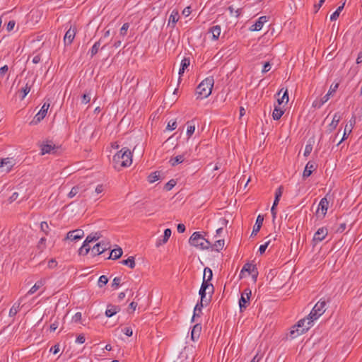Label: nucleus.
I'll use <instances>...</instances> for the list:
<instances>
[{
  "instance_id": "ea45409f",
  "label": "nucleus",
  "mask_w": 362,
  "mask_h": 362,
  "mask_svg": "<svg viewBox=\"0 0 362 362\" xmlns=\"http://www.w3.org/2000/svg\"><path fill=\"white\" fill-rule=\"evenodd\" d=\"M263 27V24L257 20L255 24L252 25L250 28V31H259Z\"/></svg>"
},
{
  "instance_id": "774afa93",
  "label": "nucleus",
  "mask_w": 362,
  "mask_h": 362,
  "mask_svg": "<svg viewBox=\"0 0 362 362\" xmlns=\"http://www.w3.org/2000/svg\"><path fill=\"white\" fill-rule=\"evenodd\" d=\"M177 232L182 233L185 231V226L182 223H179L177 226Z\"/></svg>"
},
{
  "instance_id": "c85d7f7f",
  "label": "nucleus",
  "mask_w": 362,
  "mask_h": 362,
  "mask_svg": "<svg viewBox=\"0 0 362 362\" xmlns=\"http://www.w3.org/2000/svg\"><path fill=\"white\" fill-rule=\"evenodd\" d=\"M101 237L102 235L100 232L92 233L86 237V243H90L93 241H96L99 240Z\"/></svg>"
},
{
  "instance_id": "3c124183",
  "label": "nucleus",
  "mask_w": 362,
  "mask_h": 362,
  "mask_svg": "<svg viewBox=\"0 0 362 362\" xmlns=\"http://www.w3.org/2000/svg\"><path fill=\"white\" fill-rule=\"evenodd\" d=\"M189 64H190L189 57H185L181 62L180 67L186 69L187 68L189 67Z\"/></svg>"
},
{
  "instance_id": "7c9ffc66",
  "label": "nucleus",
  "mask_w": 362,
  "mask_h": 362,
  "mask_svg": "<svg viewBox=\"0 0 362 362\" xmlns=\"http://www.w3.org/2000/svg\"><path fill=\"white\" fill-rule=\"evenodd\" d=\"M121 263L124 265L128 266L131 269H134L136 265L134 257L132 256L129 257L127 259L122 260Z\"/></svg>"
},
{
  "instance_id": "69168bd1",
  "label": "nucleus",
  "mask_w": 362,
  "mask_h": 362,
  "mask_svg": "<svg viewBox=\"0 0 362 362\" xmlns=\"http://www.w3.org/2000/svg\"><path fill=\"white\" fill-rule=\"evenodd\" d=\"M85 341L86 338L83 334H79L76 339V342L78 344H83Z\"/></svg>"
},
{
  "instance_id": "e433bc0d",
  "label": "nucleus",
  "mask_w": 362,
  "mask_h": 362,
  "mask_svg": "<svg viewBox=\"0 0 362 362\" xmlns=\"http://www.w3.org/2000/svg\"><path fill=\"white\" fill-rule=\"evenodd\" d=\"M159 177H160V172L158 171H156V172H153L152 173H151L148 177V181L150 182V183H153L157 180H159Z\"/></svg>"
},
{
  "instance_id": "338daca9",
  "label": "nucleus",
  "mask_w": 362,
  "mask_h": 362,
  "mask_svg": "<svg viewBox=\"0 0 362 362\" xmlns=\"http://www.w3.org/2000/svg\"><path fill=\"white\" fill-rule=\"evenodd\" d=\"M57 262L54 259H51L48 262V267L49 268H51V269L57 267Z\"/></svg>"
},
{
  "instance_id": "e2e57ef3",
  "label": "nucleus",
  "mask_w": 362,
  "mask_h": 362,
  "mask_svg": "<svg viewBox=\"0 0 362 362\" xmlns=\"http://www.w3.org/2000/svg\"><path fill=\"white\" fill-rule=\"evenodd\" d=\"M122 332H124V334H126L128 337H132L133 334V331L131 327H124L122 329Z\"/></svg>"
},
{
  "instance_id": "f257e3e1",
  "label": "nucleus",
  "mask_w": 362,
  "mask_h": 362,
  "mask_svg": "<svg viewBox=\"0 0 362 362\" xmlns=\"http://www.w3.org/2000/svg\"><path fill=\"white\" fill-rule=\"evenodd\" d=\"M313 318H310L308 315L306 317L300 320L290 331V337L295 339L297 337L305 333L313 325Z\"/></svg>"
},
{
  "instance_id": "c9c22d12",
  "label": "nucleus",
  "mask_w": 362,
  "mask_h": 362,
  "mask_svg": "<svg viewBox=\"0 0 362 362\" xmlns=\"http://www.w3.org/2000/svg\"><path fill=\"white\" fill-rule=\"evenodd\" d=\"M345 3H343L341 6H339L337 10L330 16L331 21H335L339 16L341 11L343 10Z\"/></svg>"
},
{
  "instance_id": "2f4dec72",
  "label": "nucleus",
  "mask_w": 362,
  "mask_h": 362,
  "mask_svg": "<svg viewBox=\"0 0 362 362\" xmlns=\"http://www.w3.org/2000/svg\"><path fill=\"white\" fill-rule=\"evenodd\" d=\"M201 288L206 291H207V288H210L209 293H211V294H212L214 291V288L213 284L209 283V281H206L204 279H203V282L202 284Z\"/></svg>"
},
{
  "instance_id": "412c9836",
  "label": "nucleus",
  "mask_w": 362,
  "mask_h": 362,
  "mask_svg": "<svg viewBox=\"0 0 362 362\" xmlns=\"http://www.w3.org/2000/svg\"><path fill=\"white\" fill-rule=\"evenodd\" d=\"M209 32L212 34V40H216L218 39V37L221 35V26L218 25H214L211 28H210Z\"/></svg>"
},
{
  "instance_id": "4c0bfd02",
  "label": "nucleus",
  "mask_w": 362,
  "mask_h": 362,
  "mask_svg": "<svg viewBox=\"0 0 362 362\" xmlns=\"http://www.w3.org/2000/svg\"><path fill=\"white\" fill-rule=\"evenodd\" d=\"M187 134L188 137H190L194 132L195 130V124H194V121L187 122Z\"/></svg>"
},
{
  "instance_id": "13d9d810",
  "label": "nucleus",
  "mask_w": 362,
  "mask_h": 362,
  "mask_svg": "<svg viewBox=\"0 0 362 362\" xmlns=\"http://www.w3.org/2000/svg\"><path fill=\"white\" fill-rule=\"evenodd\" d=\"M324 105L323 101L320 100H315L313 101L312 106L315 108H320Z\"/></svg>"
},
{
  "instance_id": "864d4df0",
  "label": "nucleus",
  "mask_w": 362,
  "mask_h": 362,
  "mask_svg": "<svg viewBox=\"0 0 362 362\" xmlns=\"http://www.w3.org/2000/svg\"><path fill=\"white\" fill-rule=\"evenodd\" d=\"M271 242V238H269L264 244L263 245H261L259 246V252L260 255H262L263 253H264L267 247H268V245H269Z\"/></svg>"
},
{
  "instance_id": "0eeeda50",
  "label": "nucleus",
  "mask_w": 362,
  "mask_h": 362,
  "mask_svg": "<svg viewBox=\"0 0 362 362\" xmlns=\"http://www.w3.org/2000/svg\"><path fill=\"white\" fill-rule=\"evenodd\" d=\"M110 249V243H107L105 241H101L97 244H95L93 248L91 249V253L93 256H97L100 254H103L107 250Z\"/></svg>"
},
{
  "instance_id": "052dcab7",
  "label": "nucleus",
  "mask_w": 362,
  "mask_h": 362,
  "mask_svg": "<svg viewBox=\"0 0 362 362\" xmlns=\"http://www.w3.org/2000/svg\"><path fill=\"white\" fill-rule=\"evenodd\" d=\"M81 313L80 312L76 313L72 317V321L74 322H78L81 320Z\"/></svg>"
},
{
  "instance_id": "cd10ccee",
  "label": "nucleus",
  "mask_w": 362,
  "mask_h": 362,
  "mask_svg": "<svg viewBox=\"0 0 362 362\" xmlns=\"http://www.w3.org/2000/svg\"><path fill=\"white\" fill-rule=\"evenodd\" d=\"M206 291H207L204 290L202 288H200V289H199V294L201 297V300H200V306L201 307H204V303H205V305H206L208 303V302L210 301V298L208 300L206 299Z\"/></svg>"
},
{
  "instance_id": "8fccbe9b",
  "label": "nucleus",
  "mask_w": 362,
  "mask_h": 362,
  "mask_svg": "<svg viewBox=\"0 0 362 362\" xmlns=\"http://www.w3.org/2000/svg\"><path fill=\"white\" fill-rule=\"evenodd\" d=\"M351 125L352 124H351L350 127L349 129H348L347 124L345 126L343 136H342L341 139L338 142L337 145L340 144L344 139H346L347 132H349V133H350L351 132Z\"/></svg>"
},
{
  "instance_id": "9b49d317",
  "label": "nucleus",
  "mask_w": 362,
  "mask_h": 362,
  "mask_svg": "<svg viewBox=\"0 0 362 362\" xmlns=\"http://www.w3.org/2000/svg\"><path fill=\"white\" fill-rule=\"evenodd\" d=\"M327 235V230L325 228H319L314 235L313 241L320 242L323 240Z\"/></svg>"
},
{
  "instance_id": "6e6552de",
  "label": "nucleus",
  "mask_w": 362,
  "mask_h": 362,
  "mask_svg": "<svg viewBox=\"0 0 362 362\" xmlns=\"http://www.w3.org/2000/svg\"><path fill=\"white\" fill-rule=\"evenodd\" d=\"M84 236V231L82 229H76L67 233L65 240H78Z\"/></svg>"
},
{
  "instance_id": "5fc2aeb1",
  "label": "nucleus",
  "mask_w": 362,
  "mask_h": 362,
  "mask_svg": "<svg viewBox=\"0 0 362 362\" xmlns=\"http://www.w3.org/2000/svg\"><path fill=\"white\" fill-rule=\"evenodd\" d=\"M121 277H115L112 283V286L114 287L115 288H118L121 284Z\"/></svg>"
},
{
  "instance_id": "a19ab883",
  "label": "nucleus",
  "mask_w": 362,
  "mask_h": 362,
  "mask_svg": "<svg viewBox=\"0 0 362 362\" xmlns=\"http://www.w3.org/2000/svg\"><path fill=\"white\" fill-rule=\"evenodd\" d=\"M100 40L95 42V44L93 45L91 49H90V56L93 57L94 55H95L100 48Z\"/></svg>"
},
{
  "instance_id": "473e14b6",
  "label": "nucleus",
  "mask_w": 362,
  "mask_h": 362,
  "mask_svg": "<svg viewBox=\"0 0 362 362\" xmlns=\"http://www.w3.org/2000/svg\"><path fill=\"white\" fill-rule=\"evenodd\" d=\"M283 193V187L280 186L275 192V198L273 204L277 206Z\"/></svg>"
},
{
  "instance_id": "de8ad7c7",
  "label": "nucleus",
  "mask_w": 362,
  "mask_h": 362,
  "mask_svg": "<svg viewBox=\"0 0 362 362\" xmlns=\"http://www.w3.org/2000/svg\"><path fill=\"white\" fill-rule=\"evenodd\" d=\"M19 308H20V304H18L17 306H16L15 305H13L10 310H9V316L10 317H13L15 316L17 313L19 311Z\"/></svg>"
},
{
  "instance_id": "72a5a7b5",
  "label": "nucleus",
  "mask_w": 362,
  "mask_h": 362,
  "mask_svg": "<svg viewBox=\"0 0 362 362\" xmlns=\"http://www.w3.org/2000/svg\"><path fill=\"white\" fill-rule=\"evenodd\" d=\"M229 12H230V14L231 16H234L235 17L238 18L240 16V15L241 14V12H242V9L243 8H235L233 7V6H230L228 8Z\"/></svg>"
},
{
  "instance_id": "c03bdc74",
  "label": "nucleus",
  "mask_w": 362,
  "mask_h": 362,
  "mask_svg": "<svg viewBox=\"0 0 362 362\" xmlns=\"http://www.w3.org/2000/svg\"><path fill=\"white\" fill-rule=\"evenodd\" d=\"M90 243H86V240H84L83 245L80 247L78 250V253H83V250H85V254H88L90 250V247L89 246Z\"/></svg>"
},
{
  "instance_id": "bf43d9fd",
  "label": "nucleus",
  "mask_w": 362,
  "mask_h": 362,
  "mask_svg": "<svg viewBox=\"0 0 362 362\" xmlns=\"http://www.w3.org/2000/svg\"><path fill=\"white\" fill-rule=\"evenodd\" d=\"M176 127H177V122L175 121L172 122H169L167 125L166 129L172 131V130L175 129Z\"/></svg>"
},
{
  "instance_id": "393cba45",
  "label": "nucleus",
  "mask_w": 362,
  "mask_h": 362,
  "mask_svg": "<svg viewBox=\"0 0 362 362\" xmlns=\"http://www.w3.org/2000/svg\"><path fill=\"white\" fill-rule=\"evenodd\" d=\"M224 245H225V241L223 239H221V240H216L214 243V244H213V245L211 243L210 248L211 250L219 252L223 248Z\"/></svg>"
},
{
  "instance_id": "20e7f679",
  "label": "nucleus",
  "mask_w": 362,
  "mask_h": 362,
  "mask_svg": "<svg viewBox=\"0 0 362 362\" xmlns=\"http://www.w3.org/2000/svg\"><path fill=\"white\" fill-rule=\"evenodd\" d=\"M191 245L194 246L201 250H208L211 247V243L205 239L199 232H194L189 240Z\"/></svg>"
},
{
  "instance_id": "a18cd8bd",
  "label": "nucleus",
  "mask_w": 362,
  "mask_h": 362,
  "mask_svg": "<svg viewBox=\"0 0 362 362\" xmlns=\"http://www.w3.org/2000/svg\"><path fill=\"white\" fill-rule=\"evenodd\" d=\"M176 185V181L173 179L170 180V181H168L165 185V187H164V189L166 190V191H170L174 187L175 185Z\"/></svg>"
},
{
  "instance_id": "f03ea898",
  "label": "nucleus",
  "mask_w": 362,
  "mask_h": 362,
  "mask_svg": "<svg viewBox=\"0 0 362 362\" xmlns=\"http://www.w3.org/2000/svg\"><path fill=\"white\" fill-rule=\"evenodd\" d=\"M214 80L212 76L207 77L203 80L197 87L196 93L197 99H204L209 96L211 93Z\"/></svg>"
},
{
  "instance_id": "f3484780",
  "label": "nucleus",
  "mask_w": 362,
  "mask_h": 362,
  "mask_svg": "<svg viewBox=\"0 0 362 362\" xmlns=\"http://www.w3.org/2000/svg\"><path fill=\"white\" fill-rule=\"evenodd\" d=\"M328 205L329 202L327 199V198H322L319 203L317 212H319V211L320 210L322 216H325L327 211Z\"/></svg>"
},
{
  "instance_id": "a878e982",
  "label": "nucleus",
  "mask_w": 362,
  "mask_h": 362,
  "mask_svg": "<svg viewBox=\"0 0 362 362\" xmlns=\"http://www.w3.org/2000/svg\"><path fill=\"white\" fill-rule=\"evenodd\" d=\"M257 269V268L255 264L246 263L241 269V274H243L244 272H247L249 274H251L252 272H255Z\"/></svg>"
},
{
  "instance_id": "6e6d98bb",
  "label": "nucleus",
  "mask_w": 362,
  "mask_h": 362,
  "mask_svg": "<svg viewBox=\"0 0 362 362\" xmlns=\"http://www.w3.org/2000/svg\"><path fill=\"white\" fill-rule=\"evenodd\" d=\"M40 229L42 231H43L45 235H48V229H49V226L47 224V222L45 221H42L40 224Z\"/></svg>"
},
{
  "instance_id": "09e8293b",
  "label": "nucleus",
  "mask_w": 362,
  "mask_h": 362,
  "mask_svg": "<svg viewBox=\"0 0 362 362\" xmlns=\"http://www.w3.org/2000/svg\"><path fill=\"white\" fill-rule=\"evenodd\" d=\"M202 308H203V307H201V306H200V302H199V303H198L196 305V306H195V308H194V314H193V316H192V321H194V318H195L196 317H199V313H197V311H199V313H202Z\"/></svg>"
},
{
  "instance_id": "37998d69",
  "label": "nucleus",
  "mask_w": 362,
  "mask_h": 362,
  "mask_svg": "<svg viewBox=\"0 0 362 362\" xmlns=\"http://www.w3.org/2000/svg\"><path fill=\"white\" fill-rule=\"evenodd\" d=\"M108 282V278L105 275H102L100 276L98 281V286L100 288L103 287L105 286Z\"/></svg>"
},
{
  "instance_id": "49530a36",
  "label": "nucleus",
  "mask_w": 362,
  "mask_h": 362,
  "mask_svg": "<svg viewBox=\"0 0 362 362\" xmlns=\"http://www.w3.org/2000/svg\"><path fill=\"white\" fill-rule=\"evenodd\" d=\"M80 187L78 186H74L72 187L69 193L68 194V197L69 198H73L75 197L79 192Z\"/></svg>"
},
{
  "instance_id": "9d476101",
  "label": "nucleus",
  "mask_w": 362,
  "mask_h": 362,
  "mask_svg": "<svg viewBox=\"0 0 362 362\" xmlns=\"http://www.w3.org/2000/svg\"><path fill=\"white\" fill-rule=\"evenodd\" d=\"M76 35V28L71 27L66 32L64 42L66 45H69L72 43Z\"/></svg>"
},
{
  "instance_id": "ddd939ff",
  "label": "nucleus",
  "mask_w": 362,
  "mask_h": 362,
  "mask_svg": "<svg viewBox=\"0 0 362 362\" xmlns=\"http://www.w3.org/2000/svg\"><path fill=\"white\" fill-rule=\"evenodd\" d=\"M263 221H264V216L260 214L258 215V216L257 217L255 224L253 227V230L251 233V236L256 235L257 234V233L259 231V230L261 229V228L262 226Z\"/></svg>"
},
{
  "instance_id": "680f3d73",
  "label": "nucleus",
  "mask_w": 362,
  "mask_h": 362,
  "mask_svg": "<svg viewBox=\"0 0 362 362\" xmlns=\"http://www.w3.org/2000/svg\"><path fill=\"white\" fill-rule=\"evenodd\" d=\"M312 150H313L312 145H310V144L306 145L305 148L304 156H308L310 154Z\"/></svg>"
},
{
  "instance_id": "4d7b16f0",
  "label": "nucleus",
  "mask_w": 362,
  "mask_h": 362,
  "mask_svg": "<svg viewBox=\"0 0 362 362\" xmlns=\"http://www.w3.org/2000/svg\"><path fill=\"white\" fill-rule=\"evenodd\" d=\"M90 100V94L88 93H84L83 95H82V98H81V103H83V104H87L88 103H89Z\"/></svg>"
},
{
  "instance_id": "c756f323",
  "label": "nucleus",
  "mask_w": 362,
  "mask_h": 362,
  "mask_svg": "<svg viewBox=\"0 0 362 362\" xmlns=\"http://www.w3.org/2000/svg\"><path fill=\"white\" fill-rule=\"evenodd\" d=\"M284 113V111L281 107L275 106L272 112V117L274 120H278L281 117Z\"/></svg>"
},
{
  "instance_id": "1a4fd4ad",
  "label": "nucleus",
  "mask_w": 362,
  "mask_h": 362,
  "mask_svg": "<svg viewBox=\"0 0 362 362\" xmlns=\"http://www.w3.org/2000/svg\"><path fill=\"white\" fill-rule=\"evenodd\" d=\"M50 106V104L49 103H45L41 107L40 110L38 112V113L35 116L34 121L33 122H35V124L40 122L42 119H44V117L46 116L47 110Z\"/></svg>"
},
{
  "instance_id": "58836bf2",
  "label": "nucleus",
  "mask_w": 362,
  "mask_h": 362,
  "mask_svg": "<svg viewBox=\"0 0 362 362\" xmlns=\"http://www.w3.org/2000/svg\"><path fill=\"white\" fill-rule=\"evenodd\" d=\"M288 101V90L286 89L283 95L281 98H279L277 99V102H278L279 105H281L282 103H287Z\"/></svg>"
},
{
  "instance_id": "aec40b11",
  "label": "nucleus",
  "mask_w": 362,
  "mask_h": 362,
  "mask_svg": "<svg viewBox=\"0 0 362 362\" xmlns=\"http://www.w3.org/2000/svg\"><path fill=\"white\" fill-rule=\"evenodd\" d=\"M180 18L179 13L177 11L173 10L169 16L168 25L172 28H175L176 23L178 21Z\"/></svg>"
},
{
  "instance_id": "5701e85b",
  "label": "nucleus",
  "mask_w": 362,
  "mask_h": 362,
  "mask_svg": "<svg viewBox=\"0 0 362 362\" xmlns=\"http://www.w3.org/2000/svg\"><path fill=\"white\" fill-rule=\"evenodd\" d=\"M46 282L45 279H41L37 281L34 286L28 291V294L32 295L35 293L38 289H40Z\"/></svg>"
},
{
  "instance_id": "79ce46f5",
  "label": "nucleus",
  "mask_w": 362,
  "mask_h": 362,
  "mask_svg": "<svg viewBox=\"0 0 362 362\" xmlns=\"http://www.w3.org/2000/svg\"><path fill=\"white\" fill-rule=\"evenodd\" d=\"M31 88V85L29 83H26L25 87L22 88L21 92L22 93L21 99H24L25 97L28 94Z\"/></svg>"
},
{
  "instance_id": "603ef678",
  "label": "nucleus",
  "mask_w": 362,
  "mask_h": 362,
  "mask_svg": "<svg viewBox=\"0 0 362 362\" xmlns=\"http://www.w3.org/2000/svg\"><path fill=\"white\" fill-rule=\"evenodd\" d=\"M129 28V24L128 23H124L120 29V32H119L120 35L122 36H125L127 35Z\"/></svg>"
},
{
  "instance_id": "7ed1b4c3",
  "label": "nucleus",
  "mask_w": 362,
  "mask_h": 362,
  "mask_svg": "<svg viewBox=\"0 0 362 362\" xmlns=\"http://www.w3.org/2000/svg\"><path fill=\"white\" fill-rule=\"evenodd\" d=\"M115 163H121V166L128 167L132 163V154L127 148H123L113 156Z\"/></svg>"
},
{
  "instance_id": "bb28decb",
  "label": "nucleus",
  "mask_w": 362,
  "mask_h": 362,
  "mask_svg": "<svg viewBox=\"0 0 362 362\" xmlns=\"http://www.w3.org/2000/svg\"><path fill=\"white\" fill-rule=\"evenodd\" d=\"M185 159V154H182V155H179V156H175V158H171L169 160V163H170V165L172 166H175V165L184 162Z\"/></svg>"
},
{
  "instance_id": "dca6fc26",
  "label": "nucleus",
  "mask_w": 362,
  "mask_h": 362,
  "mask_svg": "<svg viewBox=\"0 0 362 362\" xmlns=\"http://www.w3.org/2000/svg\"><path fill=\"white\" fill-rule=\"evenodd\" d=\"M340 119H341V115H339V113H335L332 118L331 123L329 124V126L327 127L328 128L327 131L329 132H332L334 129H335L336 127H337Z\"/></svg>"
},
{
  "instance_id": "2eb2a0df",
  "label": "nucleus",
  "mask_w": 362,
  "mask_h": 362,
  "mask_svg": "<svg viewBox=\"0 0 362 362\" xmlns=\"http://www.w3.org/2000/svg\"><path fill=\"white\" fill-rule=\"evenodd\" d=\"M316 168L315 164L313 162L309 161L304 169L303 177L307 178L312 174L313 171Z\"/></svg>"
},
{
  "instance_id": "f8f14e48",
  "label": "nucleus",
  "mask_w": 362,
  "mask_h": 362,
  "mask_svg": "<svg viewBox=\"0 0 362 362\" xmlns=\"http://www.w3.org/2000/svg\"><path fill=\"white\" fill-rule=\"evenodd\" d=\"M56 146L52 142L42 144L41 146V154L45 155L46 153H54L55 152Z\"/></svg>"
},
{
  "instance_id": "4468645a",
  "label": "nucleus",
  "mask_w": 362,
  "mask_h": 362,
  "mask_svg": "<svg viewBox=\"0 0 362 362\" xmlns=\"http://www.w3.org/2000/svg\"><path fill=\"white\" fill-rule=\"evenodd\" d=\"M202 332V325L200 324H196L194 325L192 332H191V339L192 341H195L198 340L200 337V334Z\"/></svg>"
},
{
  "instance_id": "6ab92c4d",
  "label": "nucleus",
  "mask_w": 362,
  "mask_h": 362,
  "mask_svg": "<svg viewBox=\"0 0 362 362\" xmlns=\"http://www.w3.org/2000/svg\"><path fill=\"white\" fill-rule=\"evenodd\" d=\"M13 165V161L9 158H2L1 160L0 168L6 167V169L4 170V171L6 173H8L11 170Z\"/></svg>"
},
{
  "instance_id": "0e129e2a",
  "label": "nucleus",
  "mask_w": 362,
  "mask_h": 362,
  "mask_svg": "<svg viewBox=\"0 0 362 362\" xmlns=\"http://www.w3.org/2000/svg\"><path fill=\"white\" fill-rule=\"evenodd\" d=\"M16 25V22L14 21H10L7 25H6V30L9 32L11 31Z\"/></svg>"
},
{
  "instance_id": "423d86ee",
  "label": "nucleus",
  "mask_w": 362,
  "mask_h": 362,
  "mask_svg": "<svg viewBox=\"0 0 362 362\" xmlns=\"http://www.w3.org/2000/svg\"><path fill=\"white\" fill-rule=\"evenodd\" d=\"M251 295H252V291L248 288H245L241 293V296L239 300V307H240V312H243V310L247 308V306L250 303V299Z\"/></svg>"
},
{
  "instance_id": "4be33fe9",
  "label": "nucleus",
  "mask_w": 362,
  "mask_h": 362,
  "mask_svg": "<svg viewBox=\"0 0 362 362\" xmlns=\"http://www.w3.org/2000/svg\"><path fill=\"white\" fill-rule=\"evenodd\" d=\"M172 231L170 228H167L164 230V234L163 235V239H159L156 243V246L158 247L162 244H165L168 242V239L171 235Z\"/></svg>"
},
{
  "instance_id": "39448f33",
  "label": "nucleus",
  "mask_w": 362,
  "mask_h": 362,
  "mask_svg": "<svg viewBox=\"0 0 362 362\" xmlns=\"http://www.w3.org/2000/svg\"><path fill=\"white\" fill-rule=\"evenodd\" d=\"M326 310V301L320 300L313 308L310 313V318L315 320L320 317Z\"/></svg>"
},
{
  "instance_id": "b1692460",
  "label": "nucleus",
  "mask_w": 362,
  "mask_h": 362,
  "mask_svg": "<svg viewBox=\"0 0 362 362\" xmlns=\"http://www.w3.org/2000/svg\"><path fill=\"white\" fill-rule=\"evenodd\" d=\"M122 250L121 247L113 249L111 250L109 257L107 259H117L122 255Z\"/></svg>"
},
{
  "instance_id": "f704fd0d",
  "label": "nucleus",
  "mask_w": 362,
  "mask_h": 362,
  "mask_svg": "<svg viewBox=\"0 0 362 362\" xmlns=\"http://www.w3.org/2000/svg\"><path fill=\"white\" fill-rule=\"evenodd\" d=\"M213 278V272L212 270L209 267H205L204 269V276L203 279L210 281Z\"/></svg>"
},
{
  "instance_id": "a211bd4d",
  "label": "nucleus",
  "mask_w": 362,
  "mask_h": 362,
  "mask_svg": "<svg viewBox=\"0 0 362 362\" xmlns=\"http://www.w3.org/2000/svg\"><path fill=\"white\" fill-rule=\"evenodd\" d=\"M120 310V308L118 305H114L112 304L107 305V310L105 311V315L107 317H112Z\"/></svg>"
}]
</instances>
